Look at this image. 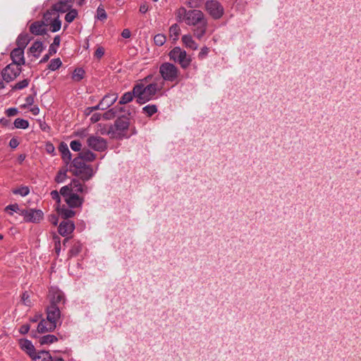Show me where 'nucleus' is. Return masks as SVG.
Segmentation results:
<instances>
[{"mask_svg":"<svg viewBox=\"0 0 361 361\" xmlns=\"http://www.w3.org/2000/svg\"><path fill=\"white\" fill-rule=\"evenodd\" d=\"M175 16L178 22H184L189 26H196L207 20L200 10H187L183 6L176 11Z\"/></svg>","mask_w":361,"mask_h":361,"instance_id":"nucleus-1","label":"nucleus"},{"mask_svg":"<svg viewBox=\"0 0 361 361\" xmlns=\"http://www.w3.org/2000/svg\"><path fill=\"white\" fill-rule=\"evenodd\" d=\"M162 87L163 82L160 85L152 82L146 86L142 83L135 85L133 87V92L137 103L144 104L149 102L157 92L162 89Z\"/></svg>","mask_w":361,"mask_h":361,"instance_id":"nucleus-2","label":"nucleus"},{"mask_svg":"<svg viewBox=\"0 0 361 361\" xmlns=\"http://www.w3.org/2000/svg\"><path fill=\"white\" fill-rule=\"evenodd\" d=\"M129 119L127 117H120L108 130V135L113 138H122L126 135V132L129 127Z\"/></svg>","mask_w":361,"mask_h":361,"instance_id":"nucleus-3","label":"nucleus"},{"mask_svg":"<svg viewBox=\"0 0 361 361\" xmlns=\"http://www.w3.org/2000/svg\"><path fill=\"white\" fill-rule=\"evenodd\" d=\"M169 57L171 60L178 62L183 68H188L191 62V59L188 56L186 51L179 47H174L169 52Z\"/></svg>","mask_w":361,"mask_h":361,"instance_id":"nucleus-4","label":"nucleus"},{"mask_svg":"<svg viewBox=\"0 0 361 361\" xmlns=\"http://www.w3.org/2000/svg\"><path fill=\"white\" fill-rule=\"evenodd\" d=\"M159 73L164 80L173 82L178 79L180 73L176 66L166 62L160 66Z\"/></svg>","mask_w":361,"mask_h":361,"instance_id":"nucleus-5","label":"nucleus"},{"mask_svg":"<svg viewBox=\"0 0 361 361\" xmlns=\"http://www.w3.org/2000/svg\"><path fill=\"white\" fill-rule=\"evenodd\" d=\"M204 8L206 11L215 20L221 18L224 13L223 6L216 0L207 1Z\"/></svg>","mask_w":361,"mask_h":361,"instance_id":"nucleus-6","label":"nucleus"},{"mask_svg":"<svg viewBox=\"0 0 361 361\" xmlns=\"http://www.w3.org/2000/svg\"><path fill=\"white\" fill-rule=\"evenodd\" d=\"M74 0H59V2L53 5L52 10L47 11L44 15V18L46 21L50 18L51 15H56V12L64 13L71 8Z\"/></svg>","mask_w":361,"mask_h":361,"instance_id":"nucleus-7","label":"nucleus"},{"mask_svg":"<svg viewBox=\"0 0 361 361\" xmlns=\"http://www.w3.org/2000/svg\"><path fill=\"white\" fill-rule=\"evenodd\" d=\"M21 72V66L15 63H10L2 70L1 76L5 82H9L14 80Z\"/></svg>","mask_w":361,"mask_h":361,"instance_id":"nucleus-8","label":"nucleus"},{"mask_svg":"<svg viewBox=\"0 0 361 361\" xmlns=\"http://www.w3.org/2000/svg\"><path fill=\"white\" fill-rule=\"evenodd\" d=\"M86 142L90 148L97 152H103L107 147L106 140L103 137L97 135L89 136Z\"/></svg>","mask_w":361,"mask_h":361,"instance_id":"nucleus-9","label":"nucleus"},{"mask_svg":"<svg viewBox=\"0 0 361 361\" xmlns=\"http://www.w3.org/2000/svg\"><path fill=\"white\" fill-rule=\"evenodd\" d=\"M20 215L24 216L26 221L38 223L43 218V212L39 209H22Z\"/></svg>","mask_w":361,"mask_h":361,"instance_id":"nucleus-10","label":"nucleus"},{"mask_svg":"<svg viewBox=\"0 0 361 361\" xmlns=\"http://www.w3.org/2000/svg\"><path fill=\"white\" fill-rule=\"evenodd\" d=\"M49 300L50 305H55L61 307V305L65 303L63 293L57 288L51 287L49 293Z\"/></svg>","mask_w":361,"mask_h":361,"instance_id":"nucleus-11","label":"nucleus"},{"mask_svg":"<svg viewBox=\"0 0 361 361\" xmlns=\"http://www.w3.org/2000/svg\"><path fill=\"white\" fill-rule=\"evenodd\" d=\"M47 318L49 321L55 323L57 326L61 325L59 322L61 318V310L59 306L55 305H49L46 309Z\"/></svg>","mask_w":361,"mask_h":361,"instance_id":"nucleus-12","label":"nucleus"},{"mask_svg":"<svg viewBox=\"0 0 361 361\" xmlns=\"http://www.w3.org/2000/svg\"><path fill=\"white\" fill-rule=\"evenodd\" d=\"M57 327V325L52 322L49 321L47 318L42 319L37 326V332L39 334H44L47 332H51L55 330V329Z\"/></svg>","mask_w":361,"mask_h":361,"instance_id":"nucleus-13","label":"nucleus"},{"mask_svg":"<svg viewBox=\"0 0 361 361\" xmlns=\"http://www.w3.org/2000/svg\"><path fill=\"white\" fill-rule=\"evenodd\" d=\"M10 56L13 61L11 63H15L19 66H21L25 63L23 49L15 48L11 52Z\"/></svg>","mask_w":361,"mask_h":361,"instance_id":"nucleus-14","label":"nucleus"},{"mask_svg":"<svg viewBox=\"0 0 361 361\" xmlns=\"http://www.w3.org/2000/svg\"><path fill=\"white\" fill-rule=\"evenodd\" d=\"M75 228V225L73 221L69 220L63 221L59 226V233L62 236H66L71 234Z\"/></svg>","mask_w":361,"mask_h":361,"instance_id":"nucleus-15","label":"nucleus"},{"mask_svg":"<svg viewBox=\"0 0 361 361\" xmlns=\"http://www.w3.org/2000/svg\"><path fill=\"white\" fill-rule=\"evenodd\" d=\"M73 173L79 176L83 181H86L92 177L94 172L92 168L87 165L80 170L73 171Z\"/></svg>","mask_w":361,"mask_h":361,"instance_id":"nucleus-16","label":"nucleus"},{"mask_svg":"<svg viewBox=\"0 0 361 361\" xmlns=\"http://www.w3.org/2000/svg\"><path fill=\"white\" fill-rule=\"evenodd\" d=\"M30 31L35 35H42L46 33V25L44 22L36 21L30 26Z\"/></svg>","mask_w":361,"mask_h":361,"instance_id":"nucleus-17","label":"nucleus"},{"mask_svg":"<svg viewBox=\"0 0 361 361\" xmlns=\"http://www.w3.org/2000/svg\"><path fill=\"white\" fill-rule=\"evenodd\" d=\"M20 348L32 358L35 353V348L32 342L27 339H21L19 341Z\"/></svg>","mask_w":361,"mask_h":361,"instance_id":"nucleus-18","label":"nucleus"},{"mask_svg":"<svg viewBox=\"0 0 361 361\" xmlns=\"http://www.w3.org/2000/svg\"><path fill=\"white\" fill-rule=\"evenodd\" d=\"M116 94H106L100 101L102 110H105L113 105L117 100Z\"/></svg>","mask_w":361,"mask_h":361,"instance_id":"nucleus-19","label":"nucleus"},{"mask_svg":"<svg viewBox=\"0 0 361 361\" xmlns=\"http://www.w3.org/2000/svg\"><path fill=\"white\" fill-rule=\"evenodd\" d=\"M66 202L70 207H78L81 206L83 200L80 198L76 193H72L66 198Z\"/></svg>","mask_w":361,"mask_h":361,"instance_id":"nucleus-20","label":"nucleus"},{"mask_svg":"<svg viewBox=\"0 0 361 361\" xmlns=\"http://www.w3.org/2000/svg\"><path fill=\"white\" fill-rule=\"evenodd\" d=\"M49 18H50L47 22L49 23L50 20L49 25L51 31L53 32L59 31L61 27V21L59 20V14L56 13V15H51Z\"/></svg>","mask_w":361,"mask_h":361,"instance_id":"nucleus-21","label":"nucleus"},{"mask_svg":"<svg viewBox=\"0 0 361 361\" xmlns=\"http://www.w3.org/2000/svg\"><path fill=\"white\" fill-rule=\"evenodd\" d=\"M182 42L186 48L196 50L198 48L197 43L193 39L191 35H184L181 38Z\"/></svg>","mask_w":361,"mask_h":361,"instance_id":"nucleus-22","label":"nucleus"},{"mask_svg":"<svg viewBox=\"0 0 361 361\" xmlns=\"http://www.w3.org/2000/svg\"><path fill=\"white\" fill-rule=\"evenodd\" d=\"M59 149L61 154L63 161L66 164H68L71 160V153L68 145L64 142H61L59 145Z\"/></svg>","mask_w":361,"mask_h":361,"instance_id":"nucleus-23","label":"nucleus"},{"mask_svg":"<svg viewBox=\"0 0 361 361\" xmlns=\"http://www.w3.org/2000/svg\"><path fill=\"white\" fill-rule=\"evenodd\" d=\"M70 186L71 187L72 193L87 192V187L83 185L78 179H73L70 183Z\"/></svg>","mask_w":361,"mask_h":361,"instance_id":"nucleus-24","label":"nucleus"},{"mask_svg":"<svg viewBox=\"0 0 361 361\" xmlns=\"http://www.w3.org/2000/svg\"><path fill=\"white\" fill-rule=\"evenodd\" d=\"M195 27V28L193 30L194 36L198 39H201L207 32V20Z\"/></svg>","mask_w":361,"mask_h":361,"instance_id":"nucleus-25","label":"nucleus"},{"mask_svg":"<svg viewBox=\"0 0 361 361\" xmlns=\"http://www.w3.org/2000/svg\"><path fill=\"white\" fill-rule=\"evenodd\" d=\"M30 40H31V38L28 35V34H25V33L20 34L18 37L17 40H16V44L18 47L17 48L24 50L25 48L27 47V45L29 44V42H30Z\"/></svg>","mask_w":361,"mask_h":361,"instance_id":"nucleus-26","label":"nucleus"},{"mask_svg":"<svg viewBox=\"0 0 361 361\" xmlns=\"http://www.w3.org/2000/svg\"><path fill=\"white\" fill-rule=\"evenodd\" d=\"M32 359L35 361H57L59 358L53 360L49 352L41 351L35 353Z\"/></svg>","mask_w":361,"mask_h":361,"instance_id":"nucleus-27","label":"nucleus"},{"mask_svg":"<svg viewBox=\"0 0 361 361\" xmlns=\"http://www.w3.org/2000/svg\"><path fill=\"white\" fill-rule=\"evenodd\" d=\"M43 49L44 47L42 42L40 41H36L30 47L29 51L34 56L38 57Z\"/></svg>","mask_w":361,"mask_h":361,"instance_id":"nucleus-28","label":"nucleus"},{"mask_svg":"<svg viewBox=\"0 0 361 361\" xmlns=\"http://www.w3.org/2000/svg\"><path fill=\"white\" fill-rule=\"evenodd\" d=\"M79 156L85 161H92L96 159V154L87 149H82Z\"/></svg>","mask_w":361,"mask_h":361,"instance_id":"nucleus-29","label":"nucleus"},{"mask_svg":"<svg viewBox=\"0 0 361 361\" xmlns=\"http://www.w3.org/2000/svg\"><path fill=\"white\" fill-rule=\"evenodd\" d=\"M58 213L65 219V220H67V219L71 218L75 215V212L73 210L66 207L65 206H62L61 207L57 208Z\"/></svg>","mask_w":361,"mask_h":361,"instance_id":"nucleus-30","label":"nucleus"},{"mask_svg":"<svg viewBox=\"0 0 361 361\" xmlns=\"http://www.w3.org/2000/svg\"><path fill=\"white\" fill-rule=\"evenodd\" d=\"M57 341L58 338L56 336H55L54 335L48 334L39 338V343L41 345L51 344L54 342H56Z\"/></svg>","mask_w":361,"mask_h":361,"instance_id":"nucleus-31","label":"nucleus"},{"mask_svg":"<svg viewBox=\"0 0 361 361\" xmlns=\"http://www.w3.org/2000/svg\"><path fill=\"white\" fill-rule=\"evenodd\" d=\"M180 29L177 24L172 25L169 28V35L171 37H173V40L176 42L180 35Z\"/></svg>","mask_w":361,"mask_h":361,"instance_id":"nucleus-32","label":"nucleus"},{"mask_svg":"<svg viewBox=\"0 0 361 361\" xmlns=\"http://www.w3.org/2000/svg\"><path fill=\"white\" fill-rule=\"evenodd\" d=\"M72 165L74 167L73 171L80 170L87 166L84 163V160L80 156L73 159Z\"/></svg>","mask_w":361,"mask_h":361,"instance_id":"nucleus-33","label":"nucleus"},{"mask_svg":"<svg viewBox=\"0 0 361 361\" xmlns=\"http://www.w3.org/2000/svg\"><path fill=\"white\" fill-rule=\"evenodd\" d=\"M14 126L19 129H26L29 126V123L27 120L18 118L14 121Z\"/></svg>","mask_w":361,"mask_h":361,"instance_id":"nucleus-34","label":"nucleus"},{"mask_svg":"<svg viewBox=\"0 0 361 361\" xmlns=\"http://www.w3.org/2000/svg\"><path fill=\"white\" fill-rule=\"evenodd\" d=\"M135 97L133 91L126 92L121 98V100L119 102V104H125L130 102H131L133 99V97Z\"/></svg>","mask_w":361,"mask_h":361,"instance_id":"nucleus-35","label":"nucleus"},{"mask_svg":"<svg viewBox=\"0 0 361 361\" xmlns=\"http://www.w3.org/2000/svg\"><path fill=\"white\" fill-rule=\"evenodd\" d=\"M85 75V71L82 68H76L72 75V79L75 81L81 80Z\"/></svg>","mask_w":361,"mask_h":361,"instance_id":"nucleus-36","label":"nucleus"},{"mask_svg":"<svg viewBox=\"0 0 361 361\" xmlns=\"http://www.w3.org/2000/svg\"><path fill=\"white\" fill-rule=\"evenodd\" d=\"M143 112L148 116H151L157 111L156 105H147L142 109Z\"/></svg>","mask_w":361,"mask_h":361,"instance_id":"nucleus-37","label":"nucleus"},{"mask_svg":"<svg viewBox=\"0 0 361 361\" xmlns=\"http://www.w3.org/2000/svg\"><path fill=\"white\" fill-rule=\"evenodd\" d=\"M67 178V170L61 169L59 171L56 178L55 181L58 183H63Z\"/></svg>","mask_w":361,"mask_h":361,"instance_id":"nucleus-38","label":"nucleus"},{"mask_svg":"<svg viewBox=\"0 0 361 361\" xmlns=\"http://www.w3.org/2000/svg\"><path fill=\"white\" fill-rule=\"evenodd\" d=\"M78 16V11L75 9H71L68 11L65 16V20L67 23H72Z\"/></svg>","mask_w":361,"mask_h":361,"instance_id":"nucleus-39","label":"nucleus"},{"mask_svg":"<svg viewBox=\"0 0 361 361\" xmlns=\"http://www.w3.org/2000/svg\"><path fill=\"white\" fill-rule=\"evenodd\" d=\"M61 64L62 63L60 59H54L50 61V63L49 64V68L51 71H56L61 67Z\"/></svg>","mask_w":361,"mask_h":361,"instance_id":"nucleus-40","label":"nucleus"},{"mask_svg":"<svg viewBox=\"0 0 361 361\" xmlns=\"http://www.w3.org/2000/svg\"><path fill=\"white\" fill-rule=\"evenodd\" d=\"M13 192L16 195H20L23 197L26 196L30 192V189L27 186H22L20 188L15 189Z\"/></svg>","mask_w":361,"mask_h":361,"instance_id":"nucleus-41","label":"nucleus"},{"mask_svg":"<svg viewBox=\"0 0 361 361\" xmlns=\"http://www.w3.org/2000/svg\"><path fill=\"white\" fill-rule=\"evenodd\" d=\"M21 302L25 306H27V307L32 306V302L30 300V297L27 291L23 293V294L21 295Z\"/></svg>","mask_w":361,"mask_h":361,"instance_id":"nucleus-42","label":"nucleus"},{"mask_svg":"<svg viewBox=\"0 0 361 361\" xmlns=\"http://www.w3.org/2000/svg\"><path fill=\"white\" fill-rule=\"evenodd\" d=\"M154 41L156 45L162 46L166 42V37L162 34H157L154 37Z\"/></svg>","mask_w":361,"mask_h":361,"instance_id":"nucleus-43","label":"nucleus"},{"mask_svg":"<svg viewBox=\"0 0 361 361\" xmlns=\"http://www.w3.org/2000/svg\"><path fill=\"white\" fill-rule=\"evenodd\" d=\"M116 114H117V110L116 109V108H113V109H111L108 110L107 111H106L103 114V117L106 120H111L116 116Z\"/></svg>","mask_w":361,"mask_h":361,"instance_id":"nucleus-44","label":"nucleus"},{"mask_svg":"<svg viewBox=\"0 0 361 361\" xmlns=\"http://www.w3.org/2000/svg\"><path fill=\"white\" fill-rule=\"evenodd\" d=\"M97 18L99 20H104L107 18L106 13L102 6H99L97 9Z\"/></svg>","mask_w":361,"mask_h":361,"instance_id":"nucleus-45","label":"nucleus"},{"mask_svg":"<svg viewBox=\"0 0 361 361\" xmlns=\"http://www.w3.org/2000/svg\"><path fill=\"white\" fill-rule=\"evenodd\" d=\"M60 193L66 198L72 194L71 187L70 184L65 185L61 188Z\"/></svg>","mask_w":361,"mask_h":361,"instance_id":"nucleus-46","label":"nucleus"},{"mask_svg":"<svg viewBox=\"0 0 361 361\" xmlns=\"http://www.w3.org/2000/svg\"><path fill=\"white\" fill-rule=\"evenodd\" d=\"M28 84H29V80L27 79H24L22 81L17 82L14 85L13 89L21 90V89L26 87L28 85Z\"/></svg>","mask_w":361,"mask_h":361,"instance_id":"nucleus-47","label":"nucleus"},{"mask_svg":"<svg viewBox=\"0 0 361 361\" xmlns=\"http://www.w3.org/2000/svg\"><path fill=\"white\" fill-rule=\"evenodd\" d=\"M71 148L75 152H79L81 150L82 145L78 140H73L70 143Z\"/></svg>","mask_w":361,"mask_h":361,"instance_id":"nucleus-48","label":"nucleus"},{"mask_svg":"<svg viewBox=\"0 0 361 361\" xmlns=\"http://www.w3.org/2000/svg\"><path fill=\"white\" fill-rule=\"evenodd\" d=\"M34 103V96L29 95L25 98V104L21 105V107L25 109L27 108L29 106L32 105Z\"/></svg>","mask_w":361,"mask_h":361,"instance_id":"nucleus-49","label":"nucleus"},{"mask_svg":"<svg viewBox=\"0 0 361 361\" xmlns=\"http://www.w3.org/2000/svg\"><path fill=\"white\" fill-rule=\"evenodd\" d=\"M6 210H11L13 212H19L20 214V211L22 209H20L18 207V205L17 204H10L6 207Z\"/></svg>","mask_w":361,"mask_h":361,"instance_id":"nucleus-50","label":"nucleus"},{"mask_svg":"<svg viewBox=\"0 0 361 361\" xmlns=\"http://www.w3.org/2000/svg\"><path fill=\"white\" fill-rule=\"evenodd\" d=\"M54 240H55V250H56V252L57 253V255H59V252L61 250L60 239H59V236L55 235L54 236Z\"/></svg>","mask_w":361,"mask_h":361,"instance_id":"nucleus-51","label":"nucleus"},{"mask_svg":"<svg viewBox=\"0 0 361 361\" xmlns=\"http://www.w3.org/2000/svg\"><path fill=\"white\" fill-rule=\"evenodd\" d=\"M208 53H209V48H207V47H204L201 49L198 56L200 59H203L208 54Z\"/></svg>","mask_w":361,"mask_h":361,"instance_id":"nucleus-52","label":"nucleus"},{"mask_svg":"<svg viewBox=\"0 0 361 361\" xmlns=\"http://www.w3.org/2000/svg\"><path fill=\"white\" fill-rule=\"evenodd\" d=\"M18 109L16 108H9L6 110V113L8 116H14L18 114Z\"/></svg>","mask_w":361,"mask_h":361,"instance_id":"nucleus-53","label":"nucleus"},{"mask_svg":"<svg viewBox=\"0 0 361 361\" xmlns=\"http://www.w3.org/2000/svg\"><path fill=\"white\" fill-rule=\"evenodd\" d=\"M30 330V325L29 324H24V325H22L19 329V332L21 334H26L28 333Z\"/></svg>","mask_w":361,"mask_h":361,"instance_id":"nucleus-54","label":"nucleus"},{"mask_svg":"<svg viewBox=\"0 0 361 361\" xmlns=\"http://www.w3.org/2000/svg\"><path fill=\"white\" fill-rule=\"evenodd\" d=\"M104 54V49L102 47H98L94 53V56L97 58H101Z\"/></svg>","mask_w":361,"mask_h":361,"instance_id":"nucleus-55","label":"nucleus"},{"mask_svg":"<svg viewBox=\"0 0 361 361\" xmlns=\"http://www.w3.org/2000/svg\"><path fill=\"white\" fill-rule=\"evenodd\" d=\"M51 196L52 199L56 200L57 202H60V195H59V193L56 190L51 191Z\"/></svg>","mask_w":361,"mask_h":361,"instance_id":"nucleus-56","label":"nucleus"},{"mask_svg":"<svg viewBox=\"0 0 361 361\" xmlns=\"http://www.w3.org/2000/svg\"><path fill=\"white\" fill-rule=\"evenodd\" d=\"M148 10H149V6H148V5L146 3L142 4L140 6V9H139L140 12L142 13H147Z\"/></svg>","mask_w":361,"mask_h":361,"instance_id":"nucleus-57","label":"nucleus"},{"mask_svg":"<svg viewBox=\"0 0 361 361\" xmlns=\"http://www.w3.org/2000/svg\"><path fill=\"white\" fill-rule=\"evenodd\" d=\"M18 145H19V142L16 138H12L9 141V146L11 148H16L18 146Z\"/></svg>","mask_w":361,"mask_h":361,"instance_id":"nucleus-58","label":"nucleus"},{"mask_svg":"<svg viewBox=\"0 0 361 361\" xmlns=\"http://www.w3.org/2000/svg\"><path fill=\"white\" fill-rule=\"evenodd\" d=\"M49 219V221L52 224H54L55 226L57 225V224H58V217H57L56 215H55V214L50 215Z\"/></svg>","mask_w":361,"mask_h":361,"instance_id":"nucleus-59","label":"nucleus"},{"mask_svg":"<svg viewBox=\"0 0 361 361\" xmlns=\"http://www.w3.org/2000/svg\"><path fill=\"white\" fill-rule=\"evenodd\" d=\"M121 36L123 38H129L130 37V31L128 29H124L121 32Z\"/></svg>","mask_w":361,"mask_h":361,"instance_id":"nucleus-60","label":"nucleus"},{"mask_svg":"<svg viewBox=\"0 0 361 361\" xmlns=\"http://www.w3.org/2000/svg\"><path fill=\"white\" fill-rule=\"evenodd\" d=\"M57 51V47L56 46H54L52 44L49 46V54L50 55H53L54 54H56Z\"/></svg>","mask_w":361,"mask_h":361,"instance_id":"nucleus-61","label":"nucleus"},{"mask_svg":"<svg viewBox=\"0 0 361 361\" xmlns=\"http://www.w3.org/2000/svg\"><path fill=\"white\" fill-rule=\"evenodd\" d=\"M80 252V247L75 246L73 247L71 250L70 252L71 255H76Z\"/></svg>","mask_w":361,"mask_h":361,"instance_id":"nucleus-62","label":"nucleus"},{"mask_svg":"<svg viewBox=\"0 0 361 361\" xmlns=\"http://www.w3.org/2000/svg\"><path fill=\"white\" fill-rule=\"evenodd\" d=\"M46 150L48 153L51 154L54 151V147L52 144H47Z\"/></svg>","mask_w":361,"mask_h":361,"instance_id":"nucleus-63","label":"nucleus"},{"mask_svg":"<svg viewBox=\"0 0 361 361\" xmlns=\"http://www.w3.org/2000/svg\"><path fill=\"white\" fill-rule=\"evenodd\" d=\"M61 42V38L59 35H56L54 39L52 44L56 47H59Z\"/></svg>","mask_w":361,"mask_h":361,"instance_id":"nucleus-64","label":"nucleus"}]
</instances>
